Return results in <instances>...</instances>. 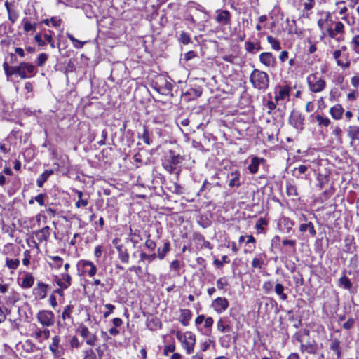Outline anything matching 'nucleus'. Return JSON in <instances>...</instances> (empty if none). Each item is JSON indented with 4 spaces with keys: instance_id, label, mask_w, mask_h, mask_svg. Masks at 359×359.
<instances>
[{
    "instance_id": "f257e3e1",
    "label": "nucleus",
    "mask_w": 359,
    "mask_h": 359,
    "mask_svg": "<svg viewBox=\"0 0 359 359\" xmlns=\"http://www.w3.org/2000/svg\"><path fill=\"white\" fill-rule=\"evenodd\" d=\"M250 82L253 88L265 91L269 88V77L266 72L255 69L250 74Z\"/></svg>"
},
{
    "instance_id": "f03ea898",
    "label": "nucleus",
    "mask_w": 359,
    "mask_h": 359,
    "mask_svg": "<svg viewBox=\"0 0 359 359\" xmlns=\"http://www.w3.org/2000/svg\"><path fill=\"white\" fill-rule=\"evenodd\" d=\"M306 82L309 90L314 93L323 91L327 86V83L324 78L317 72L308 75Z\"/></svg>"
},
{
    "instance_id": "7ed1b4c3",
    "label": "nucleus",
    "mask_w": 359,
    "mask_h": 359,
    "mask_svg": "<svg viewBox=\"0 0 359 359\" xmlns=\"http://www.w3.org/2000/svg\"><path fill=\"white\" fill-rule=\"evenodd\" d=\"M176 337L181 341L186 353L188 355L191 354L194 351L196 341V335L192 332L187 331L184 334L177 332Z\"/></svg>"
},
{
    "instance_id": "20e7f679",
    "label": "nucleus",
    "mask_w": 359,
    "mask_h": 359,
    "mask_svg": "<svg viewBox=\"0 0 359 359\" xmlns=\"http://www.w3.org/2000/svg\"><path fill=\"white\" fill-rule=\"evenodd\" d=\"M152 86L157 92L164 95L171 94L173 88L172 84L163 77H159Z\"/></svg>"
},
{
    "instance_id": "39448f33",
    "label": "nucleus",
    "mask_w": 359,
    "mask_h": 359,
    "mask_svg": "<svg viewBox=\"0 0 359 359\" xmlns=\"http://www.w3.org/2000/svg\"><path fill=\"white\" fill-rule=\"evenodd\" d=\"M37 319L43 327H50L55 323L54 313L48 310L40 311L37 313Z\"/></svg>"
},
{
    "instance_id": "423d86ee",
    "label": "nucleus",
    "mask_w": 359,
    "mask_h": 359,
    "mask_svg": "<svg viewBox=\"0 0 359 359\" xmlns=\"http://www.w3.org/2000/svg\"><path fill=\"white\" fill-rule=\"evenodd\" d=\"M294 225V222L285 216H281L277 221V229L283 233H290Z\"/></svg>"
},
{
    "instance_id": "0eeeda50",
    "label": "nucleus",
    "mask_w": 359,
    "mask_h": 359,
    "mask_svg": "<svg viewBox=\"0 0 359 359\" xmlns=\"http://www.w3.org/2000/svg\"><path fill=\"white\" fill-rule=\"evenodd\" d=\"M78 332L84 339H86V343L89 346H94L97 340V336L91 333L88 328L84 325H80L78 328Z\"/></svg>"
},
{
    "instance_id": "6e6552de",
    "label": "nucleus",
    "mask_w": 359,
    "mask_h": 359,
    "mask_svg": "<svg viewBox=\"0 0 359 359\" xmlns=\"http://www.w3.org/2000/svg\"><path fill=\"white\" fill-rule=\"evenodd\" d=\"M229 303L225 297H217L211 304L212 309L219 314L224 312L229 307Z\"/></svg>"
},
{
    "instance_id": "1a4fd4ad",
    "label": "nucleus",
    "mask_w": 359,
    "mask_h": 359,
    "mask_svg": "<svg viewBox=\"0 0 359 359\" xmlns=\"http://www.w3.org/2000/svg\"><path fill=\"white\" fill-rule=\"evenodd\" d=\"M348 136L351 139V145L359 154V127L350 126L348 131Z\"/></svg>"
},
{
    "instance_id": "9d476101",
    "label": "nucleus",
    "mask_w": 359,
    "mask_h": 359,
    "mask_svg": "<svg viewBox=\"0 0 359 359\" xmlns=\"http://www.w3.org/2000/svg\"><path fill=\"white\" fill-rule=\"evenodd\" d=\"M54 280L62 289H67L72 283V277L68 273H62L60 276H55Z\"/></svg>"
},
{
    "instance_id": "9b49d317",
    "label": "nucleus",
    "mask_w": 359,
    "mask_h": 359,
    "mask_svg": "<svg viewBox=\"0 0 359 359\" xmlns=\"http://www.w3.org/2000/svg\"><path fill=\"white\" fill-rule=\"evenodd\" d=\"M78 265L82 266L83 273H87L90 277H93L97 273L96 266L90 261L81 260Z\"/></svg>"
},
{
    "instance_id": "f8f14e48",
    "label": "nucleus",
    "mask_w": 359,
    "mask_h": 359,
    "mask_svg": "<svg viewBox=\"0 0 359 359\" xmlns=\"http://www.w3.org/2000/svg\"><path fill=\"white\" fill-rule=\"evenodd\" d=\"M3 66L7 76L18 74L22 79H26V75L20 70V65L18 66H8L7 62H4Z\"/></svg>"
},
{
    "instance_id": "ddd939ff",
    "label": "nucleus",
    "mask_w": 359,
    "mask_h": 359,
    "mask_svg": "<svg viewBox=\"0 0 359 359\" xmlns=\"http://www.w3.org/2000/svg\"><path fill=\"white\" fill-rule=\"evenodd\" d=\"M290 88L288 86H279L276 93V101L278 103L279 101H283L288 99L290 96Z\"/></svg>"
},
{
    "instance_id": "4468645a",
    "label": "nucleus",
    "mask_w": 359,
    "mask_h": 359,
    "mask_svg": "<svg viewBox=\"0 0 359 359\" xmlns=\"http://www.w3.org/2000/svg\"><path fill=\"white\" fill-rule=\"evenodd\" d=\"M259 61L265 66L270 67L276 65V58L271 53L264 52L259 55Z\"/></svg>"
},
{
    "instance_id": "2eb2a0df",
    "label": "nucleus",
    "mask_w": 359,
    "mask_h": 359,
    "mask_svg": "<svg viewBox=\"0 0 359 359\" xmlns=\"http://www.w3.org/2000/svg\"><path fill=\"white\" fill-rule=\"evenodd\" d=\"M50 228L48 226H46L41 229L34 231V233L37 241L39 243H42L43 241H47L50 236Z\"/></svg>"
},
{
    "instance_id": "dca6fc26",
    "label": "nucleus",
    "mask_w": 359,
    "mask_h": 359,
    "mask_svg": "<svg viewBox=\"0 0 359 359\" xmlns=\"http://www.w3.org/2000/svg\"><path fill=\"white\" fill-rule=\"evenodd\" d=\"M304 117L302 114H290L289 118L290 123L294 128L299 129L302 128Z\"/></svg>"
},
{
    "instance_id": "f3484780",
    "label": "nucleus",
    "mask_w": 359,
    "mask_h": 359,
    "mask_svg": "<svg viewBox=\"0 0 359 359\" xmlns=\"http://www.w3.org/2000/svg\"><path fill=\"white\" fill-rule=\"evenodd\" d=\"M241 174L238 170H235L228 174L229 186L230 187H239L241 186L240 182Z\"/></svg>"
},
{
    "instance_id": "a211bd4d",
    "label": "nucleus",
    "mask_w": 359,
    "mask_h": 359,
    "mask_svg": "<svg viewBox=\"0 0 359 359\" xmlns=\"http://www.w3.org/2000/svg\"><path fill=\"white\" fill-rule=\"evenodd\" d=\"M202 94V90L201 88H191L185 92L182 97L184 100H194L200 97Z\"/></svg>"
},
{
    "instance_id": "6ab92c4d",
    "label": "nucleus",
    "mask_w": 359,
    "mask_h": 359,
    "mask_svg": "<svg viewBox=\"0 0 359 359\" xmlns=\"http://www.w3.org/2000/svg\"><path fill=\"white\" fill-rule=\"evenodd\" d=\"M191 316L192 313L189 309H183L180 310L179 320L184 326H188Z\"/></svg>"
},
{
    "instance_id": "aec40b11",
    "label": "nucleus",
    "mask_w": 359,
    "mask_h": 359,
    "mask_svg": "<svg viewBox=\"0 0 359 359\" xmlns=\"http://www.w3.org/2000/svg\"><path fill=\"white\" fill-rule=\"evenodd\" d=\"M218 331L222 333H227L232 331V327L228 323L226 318H221L217 323Z\"/></svg>"
},
{
    "instance_id": "412c9836",
    "label": "nucleus",
    "mask_w": 359,
    "mask_h": 359,
    "mask_svg": "<svg viewBox=\"0 0 359 359\" xmlns=\"http://www.w3.org/2000/svg\"><path fill=\"white\" fill-rule=\"evenodd\" d=\"M34 283V278L32 273H25L24 276L22 278V281L20 283V285L23 289H29L31 288Z\"/></svg>"
},
{
    "instance_id": "4be33fe9",
    "label": "nucleus",
    "mask_w": 359,
    "mask_h": 359,
    "mask_svg": "<svg viewBox=\"0 0 359 359\" xmlns=\"http://www.w3.org/2000/svg\"><path fill=\"white\" fill-rule=\"evenodd\" d=\"M230 13L226 10H224L218 13L216 21L222 25H229L230 23Z\"/></svg>"
},
{
    "instance_id": "5701e85b",
    "label": "nucleus",
    "mask_w": 359,
    "mask_h": 359,
    "mask_svg": "<svg viewBox=\"0 0 359 359\" xmlns=\"http://www.w3.org/2000/svg\"><path fill=\"white\" fill-rule=\"evenodd\" d=\"M20 67V70L26 75V78L34 76L35 67L33 65L28 62H21Z\"/></svg>"
},
{
    "instance_id": "b1692460",
    "label": "nucleus",
    "mask_w": 359,
    "mask_h": 359,
    "mask_svg": "<svg viewBox=\"0 0 359 359\" xmlns=\"http://www.w3.org/2000/svg\"><path fill=\"white\" fill-rule=\"evenodd\" d=\"M264 161L265 160L264 158L253 157L251 159L250 165H248V170L252 174L257 173L258 172L260 163H263Z\"/></svg>"
},
{
    "instance_id": "393cba45",
    "label": "nucleus",
    "mask_w": 359,
    "mask_h": 359,
    "mask_svg": "<svg viewBox=\"0 0 359 359\" xmlns=\"http://www.w3.org/2000/svg\"><path fill=\"white\" fill-rule=\"evenodd\" d=\"M118 251V257L122 263H128L129 262V254L126 248H124L122 245L116 247Z\"/></svg>"
},
{
    "instance_id": "a878e982",
    "label": "nucleus",
    "mask_w": 359,
    "mask_h": 359,
    "mask_svg": "<svg viewBox=\"0 0 359 359\" xmlns=\"http://www.w3.org/2000/svg\"><path fill=\"white\" fill-rule=\"evenodd\" d=\"M156 257H158L157 255L154 252L149 255V254H147V253L142 252L140 255L139 262L145 263L146 264V269H147L149 264L151 263V262L154 261L156 259Z\"/></svg>"
},
{
    "instance_id": "bb28decb",
    "label": "nucleus",
    "mask_w": 359,
    "mask_h": 359,
    "mask_svg": "<svg viewBox=\"0 0 359 359\" xmlns=\"http://www.w3.org/2000/svg\"><path fill=\"white\" fill-rule=\"evenodd\" d=\"M299 230L302 233L308 231L309 234L313 237L316 235V231L315 229L314 225L311 222L301 224L299 225Z\"/></svg>"
},
{
    "instance_id": "cd10ccee",
    "label": "nucleus",
    "mask_w": 359,
    "mask_h": 359,
    "mask_svg": "<svg viewBox=\"0 0 359 359\" xmlns=\"http://www.w3.org/2000/svg\"><path fill=\"white\" fill-rule=\"evenodd\" d=\"M341 56V52L339 50H335L333 53V57L336 60L337 64L338 66H340L344 68H348L350 66V61L346 58L345 61L340 59Z\"/></svg>"
},
{
    "instance_id": "c85d7f7f",
    "label": "nucleus",
    "mask_w": 359,
    "mask_h": 359,
    "mask_svg": "<svg viewBox=\"0 0 359 359\" xmlns=\"http://www.w3.org/2000/svg\"><path fill=\"white\" fill-rule=\"evenodd\" d=\"M53 174V170H46L36 180V184L39 187H42L44 182L48 177Z\"/></svg>"
},
{
    "instance_id": "c756f323",
    "label": "nucleus",
    "mask_w": 359,
    "mask_h": 359,
    "mask_svg": "<svg viewBox=\"0 0 359 359\" xmlns=\"http://www.w3.org/2000/svg\"><path fill=\"white\" fill-rule=\"evenodd\" d=\"M8 293V295L6 297V303L8 304L13 305L20 299V294L13 289H11Z\"/></svg>"
},
{
    "instance_id": "7c9ffc66",
    "label": "nucleus",
    "mask_w": 359,
    "mask_h": 359,
    "mask_svg": "<svg viewBox=\"0 0 359 359\" xmlns=\"http://www.w3.org/2000/svg\"><path fill=\"white\" fill-rule=\"evenodd\" d=\"M332 25L331 20H323L319 19L318 21V25L322 32L321 39L324 38L325 36V32L327 29Z\"/></svg>"
},
{
    "instance_id": "2f4dec72",
    "label": "nucleus",
    "mask_w": 359,
    "mask_h": 359,
    "mask_svg": "<svg viewBox=\"0 0 359 359\" xmlns=\"http://www.w3.org/2000/svg\"><path fill=\"white\" fill-rule=\"evenodd\" d=\"M75 193L76 194V195L78 196V201L76 202L75 206L77 208L87 206L88 204V199L83 198V192L79 190H76Z\"/></svg>"
},
{
    "instance_id": "473e14b6",
    "label": "nucleus",
    "mask_w": 359,
    "mask_h": 359,
    "mask_svg": "<svg viewBox=\"0 0 359 359\" xmlns=\"http://www.w3.org/2000/svg\"><path fill=\"white\" fill-rule=\"evenodd\" d=\"M330 348L336 353L337 358L339 359L341 358V350L340 347V341L337 339H334L332 341Z\"/></svg>"
},
{
    "instance_id": "72a5a7b5",
    "label": "nucleus",
    "mask_w": 359,
    "mask_h": 359,
    "mask_svg": "<svg viewBox=\"0 0 359 359\" xmlns=\"http://www.w3.org/2000/svg\"><path fill=\"white\" fill-rule=\"evenodd\" d=\"M5 6L6 8L8 15V19L12 22L14 23L18 18V15L15 10H13L11 8V5L8 1H6Z\"/></svg>"
},
{
    "instance_id": "f704fd0d",
    "label": "nucleus",
    "mask_w": 359,
    "mask_h": 359,
    "mask_svg": "<svg viewBox=\"0 0 359 359\" xmlns=\"http://www.w3.org/2000/svg\"><path fill=\"white\" fill-rule=\"evenodd\" d=\"M49 259L53 262L50 266L57 270L60 269L63 264V259L59 256H49Z\"/></svg>"
},
{
    "instance_id": "c9c22d12",
    "label": "nucleus",
    "mask_w": 359,
    "mask_h": 359,
    "mask_svg": "<svg viewBox=\"0 0 359 359\" xmlns=\"http://www.w3.org/2000/svg\"><path fill=\"white\" fill-rule=\"evenodd\" d=\"M274 290L281 300L285 301L287 299V295L284 293L285 287L282 284L276 283L274 287Z\"/></svg>"
},
{
    "instance_id": "e433bc0d",
    "label": "nucleus",
    "mask_w": 359,
    "mask_h": 359,
    "mask_svg": "<svg viewBox=\"0 0 359 359\" xmlns=\"http://www.w3.org/2000/svg\"><path fill=\"white\" fill-rule=\"evenodd\" d=\"M170 250V244L169 242H165L163 244V247L162 249L158 248V255L157 257L159 259L162 260L165 258L167 253Z\"/></svg>"
},
{
    "instance_id": "4c0bfd02",
    "label": "nucleus",
    "mask_w": 359,
    "mask_h": 359,
    "mask_svg": "<svg viewBox=\"0 0 359 359\" xmlns=\"http://www.w3.org/2000/svg\"><path fill=\"white\" fill-rule=\"evenodd\" d=\"M20 265V260L18 259L6 258V266L11 270L16 269Z\"/></svg>"
},
{
    "instance_id": "58836bf2",
    "label": "nucleus",
    "mask_w": 359,
    "mask_h": 359,
    "mask_svg": "<svg viewBox=\"0 0 359 359\" xmlns=\"http://www.w3.org/2000/svg\"><path fill=\"white\" fill-rule=\"evenodd\" d=\"M73 309L74 306L72 304H69L64 308V310L62 313V318L63 320L72 319L71 314L72 313Z\"/></svg>"
},
{
    "instance_id": "ea45409f",
    "label": "nucleus",
    "mask_w": 359,
    "mask_h": 359,
    "mask_svg": "<svg viewBox=\"0 0 359 359\" xmlns=\"http://www.w3.org/2000/svg\"><path fill=\"white\" fill-rule=\"evenodd\" d=\"M23 29L26 32H34L36 29V24L32 23L25 18L22 20Z\"/></svg>"
},
{
    "instance_id": "a19ab883",
    "label": "nucleus",
    "mask_w": 359,
    "mask_h": 359,
    "mask_svg": "<svg viewBox=\"0 0 359 359\" xmlns=\"http://www.w3.org/2000/svg\"><path fill=\"white\" fill-rule=\"evenodd\" d=\"M267 42L271 46V48L275 50H280L281 49L280 43L278 40L272 36H267Z\"/></svg>"
},
{
    "instance_id": "79ce46f5",
    "label": "nucleus",
    "mask_w": 359,
    "mask_h": 359,
    "mask_svg": "<svg viewBox=\"0 0 359 359\" xmlns=\"http://www.w3.org/2000/svg\"><path fill=\"white\" fill-rule=\"evenodd\" d=\"M178 40L184 45L189 44L191 41L189 34L184 31L180 32Z\"/></svg>"
},
{
    "instance_id": "37998d69",
    "label": "nucleus",
    "mask_w": 359,
    "mask_h": 359,
    "mask_svg": "<svg viewBox=\"0 0 359 359\" xmlns=\"http://www.w3.org/2000/svg\"><path fill=\"white\" fill-rule=\"evenodd\" d=\"M308 168L309 167L307 165H300L299 167L294 168L292 172V175L299 178V175L305 173Z\"/></svg>"
},
{
    "instance_id": "c03bdc74",
    "label": "nucleus",
    "mask_w": 359,
    "mask_h": 359,
    "mask_svg": "<svg viewBox=\"0 0 359 359\" xmlns=\"http://www.w3.org/2000/svg\"><path fill=\"white\" fill-rule=\"evenodd\" d=\"M217 289L219 290H224L226 287L228 286V281L226 277H221L217 279L216 282Z\"/></svg>"
},
{
    "instance_id": "a18cd8bd",
    "label": "nucleus",
    "mask_w": 359,
    "mask_h": 359,
    "mask_svg": "<svg viewBox=\"0 0 359 359\" xmlns=\"http://www.w3.org/2000/svg\"><path fill=\"white\" fill-rule=\"evenodd\" d=\"M170 158L168 160L169 163L172 164L173 165H177L182 161V157L180 155H175L174 152L172 151H170Z\"/></svg>"
},
{
    "instance_id": "49530a36",
    "label": "nucleus",
    "mask_w": 359,
    "mask_h": 359,
    "mask_svg": "<svg viewBox=\"0 0 359 359\" xmlns=\"http://www.w3.org/2000/svg\"><path fill=\"white\" fill-rule=\"evenodd\" d=\"M214 320L212 317H207L204 319V327L206 329L205 334H208L210 332Z\"/></svg>"
},
{
    "instance_id": "de8ad7c7",
    "label": "nucleus",
    "mask_w": 359,
    "mask_h": 359,
    "mask_svg": "<svg viewBox=\"0 0 359 359\" xmlns=\"http://www.w3.org/2000/svg\"><path fill=\"white\" fill-rule=\"evenodd\" d=\"M83 359H97L95 351L93 348L83 351Z\"/></svg>"
},
{
    "instance_id": "09e8293b",
    "label": "nucleus",
    "mask_w": 359,
    "mask_h": 359,
    "mask_svg": "<svg viewBox=\"0 0 359 359\" xmlns=\"http://www.w3.org/2000/svg\"><path fill=\"white\" fill-rule=\"evenodd\" d=\"M286 189L287 194L289 196L295 197L298 196L297 189L294 185L288 184H287Z\"/></svg>"
},
{
    "instance_id": "8fccbe9b",
    "label": "nucleus",
    "mask_w": 359,
    "mask_h": 359,
    "mask_svg": "<svg viewBox=\"0 0 359 359\" xmlns=\"http://www.w3.org/2000/svg\"><path fill=\"white\" fill-rule=\"evenodd\" d=\"M68 39L73 43V46L76 48H81L85 42H82L76 39H75L72 34H67Z\"/></svg>"
},
{
    "instance_id": "3c124183",
    "label": "nucleus",
    "mask_w": 359,
    "mask_h": 359,
    "mask_svg": "<svg viewBox=\"0 0 359 359\" xmlns=\"http://www.w3.org/2000/svg\"><path fill=\"white\" fill-rule=\"evenodd\" d=\"M267 224V222L264 218H259L256 222V229L258 233H262L264 231V226Z\"/></svg>"
},
{
    "instance_id": "603ef678",
    "label": "nucleus",
    "mask_w": 359,
    "mask_h": 359,
    "mask_svg": "<svg viewBox=\"0 0 359 359\" xmlns=\"http://www.w3.org/2000/svg\"><path fill=\"white\" fill-rule=\"evenodd\" d=\"M339 284L340 285L344 286V287L346 289H350L352 285L351 281L346 276L340 278Z\"/></svg>"
},
{
    "instance_id": "864d4df0",
    "label": "nucleus",
    "mask_w": 359,
    "mask_h": 359,
    "mask_svg": "<svg viewBox=\"0 0 359 359\" xmlns=\"http://www.w3.org/2000/svg\"><path fill=\"white\" fill-rule=\"evenodd\" d=\"M47 59H48L47 54H46L44 53H40L37 57L36 61V65L39 67L43 66L44 65V63L46 62V61L47 60Z\"/></svg>"
},
{
    "instance_id": "5fc2aeb1",
    "label": "nucleus",
    "mask_w": 359,
    "mask_h": 359,
    "mask_svg": "<svg viewBox=\"0 0 359 359\" xmlns=\"http://www.w3.org/2000/svg\"><path fill=\"white\" fill-rule=\"evenodd\" d=\"M52 340H53V341L50 344L49 348L51 351H56V348H58V345H59L60 339V337L55 336L53 337Z\"/></svg>"
},
{
    "instance_id": "6e6d98bb",
    "label": "nucleus",
    "mask_w": 359,
    "mask_h": 359,
    "mask_svg": "<svg viewBox=\"0 0 359 359\" xmlns=\"http://www.w3.org/2000/svg\"><path fill=\"white\" fill-rule=\"evenodd\" d=\"M316 118L319 125L327 126L330 124V120L327 117L318 114Z\"/></svg>"
},
{
    "instance_id": "4d7b16f0",
    "label": "nucleus",
    "mask_w": 359,
    "mask_h": 359,
    "mask_svg": "<svg viewBox=\"0 0 359 359\" xmlns=\"http://www.w3.org/2000/svg\"><path fill=\"white\" fill-rule=\"evenodd\" d=\"M229 262L230 260L229 259L228 257L226 255H224L222 257V260L215 259L214 264L218 268H222L223 267L224 263H229Z\"/></svg>"
},
{
    "instance_id": "13d9d810",
    "label": "nucleus",
    "mask_w": 359,
    "mask_h": 359,
    "mask_svg": "<svg viewBox=\"0 0 359 359\" xmlns=\"http://www.w3.org/2000/svg\"><path fill=\"white\" fill-rule=\"evenodd\" d=\"M142 140H143V142L149 145L151 142V141L150 140V137H149V133L148 132V130L147 128L144 126V128H143V133L142 135Z\"/></svg>"
},
{
    "instance_id": "bf43d9fd",
    "label": "nucleus",
    "mask_w": 359,
    "mask_h": 359,
    "mask_svg": "<svg viewBox=\"0 0 359 359\" xmlns=\"http://www.w3.org/2000/svg\"><path fill=\"white\" fill-rule=\"evenodd\" d=\"M264 265V260L262 258L255 257L252 261L253 268L262 269Z\"/></svg>"
},
{
    "instance_id": "052dcab7",
    "label": "nucleus",
    "mask_w": 359,
    "mask_h": 359,
    "mask_svg": "<svg viewBox=\"0 0 359 359\" xmlns=\"http://www.w3.org/2000/svg\"><path fill=\"white\" fill-rule=\"evenodd\" d=\"M150 235H148V238L145 241L146 248L151 251H154L156 247V243L149 238Z\"/></svg>"
},
{
    "instance_id": "680f3d73",
    "label": "nucleus",
    "mask_w": 359,
    "mask_h": 359,
    "mask_svg": "<svg viewBox=\"0 0 359 359\" xmlns=\"http://www.w3.org/2000/svg\"><path fill=\"white\" fill-rule=\"evenodd\" d=\"M332 134L336 137L337 142L339 144H341L342 143V138H341L342 130H341V129L339 127H336L333 130Z\"/></svg>"
},
{
    "instance_id": "e2e57ef3",
    "label": "nucleus",
    "mask_w": 359,
    "mask_h": 359,
    "mask_svg": "<svg viewBox=\"0 0 359 359\" xmlns=\"http://www.w3.org/2000/svg\"><path fill=\"white\" fill-rule=\"evenodd\" d=\"M35 336L36 338L43 337L48 339L50 336V331L48 330H38L36 332Z\"/></svg>"
},
{
    "instance_id": "0e129e2a",
    "label": "nucleus",
    "mask_w": 359,
    "mask_h": 359,
    "mask_svg": "<svg viewBox=\"0 0 359 359\" xmlns=\"http://www.w3.org/2000/svg\"><path fill=\"white\" fill-rule=\"evenodd\" d=\"M213 341L210 339H207L204 341L201 342L200 346L201 351L205 352L209 348L211 343Z\"/></svg>"
},
{
    "instance_id": "69168bd1",
    "label": "nucleus",
    "mask_w": 359,
    "mask_h": 359,
    "mask_svg": "<svg viewBox=\"0 0 359 359\" xmlns=\"http://www.w3.org/2000/svg\"><path fill=\"white\" fill-rule=\"evenodd\" d=\"M37 287H38L39 290H40V291H41L42 297H44L47 292L48 285L42 282H39L37 283Z\"/></svg>"
},
{
    "instance_id": "338daca9",
    "label": "nucleus",
    "mask_w": 359,
    "mask_h": 359,
    "mask_svg": "<svg viewBox=\"0 0 359 359\" xmlns=\"http://www.w3.org/2000/svg\"><path fill=\"white\" fill-rule=\"evenodd\" d=\"M245 50L249 52V53H255V50L256 49V47H255V45L254 43L251 42V41H247L245 42Z\"/></svg>"
},
{
    "instance_id": "774afa93",
    "label": "nucleus",
    "mask_w": 359,
    "mask_h": 359,
    "mask_svg": "<svg viewBox=\"0 0 359 359\" xmlns=\"http://www.w3.org/2000/svg\"><path fill=\"white\" fill-rule=\"evenodd\" d=\"M354 50L359 54V35L355 36L352 39Z\"/></svg>"
}]
</instances>
